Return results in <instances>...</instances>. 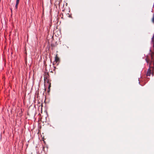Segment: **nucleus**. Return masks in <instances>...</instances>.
<instances>
[{"label":"nucleus","mask_w":154,"mask_h":154,"mask_svg":"<svg viewBox=\"0 0 154 154\" xmlns=\"http://www.w3.org/2000/svg\"><path fill=\"white\" fill-rule=\"evenodd\" d=\"M49 76V75L48 73V72H45L44 76V79L45 81H46V80H47V81H48V80L47 79L48 78Z\"/></svg>","instance_id":"obj_1"},{"label":"nucleus","mask_w":154,"mask_h":154,"mask_svg":"<svg viewBox=\"0 0 154 154\" xmlns=\"http://www.w3.org/2000/svg\"><path fill=\"white\" fill-rule=\"evenodd\" d=\"M20 0H16V3L15 4V8L17 10V9L18 5L19 3Z\"/></svg>","instance_id":"obj_2"},{"label":"nucleus","mask_w":154,"mask_h":154,"mask_svg":"<svg viewBox=\"0 0 154 154\" xmlns=\"http://www.w3.org/2000/svg\"><path fill=\"white\" fill-rule=\"evenodd\" d=\"M55 60L56 62H58L59 60V58L57 56L55 57Z\"/></svg>","instance_id":"obj_3"},{"label":"nucleus","mask_w":154,"mask_h":154,"mask_svg":"<svg viewBox=\"0 0 154 154\" xmlns=\"http://www.w3.org/2000/svg\"><path fill=\"white\" fill-rule=\"evenodd\" d=\"M145 60H146V63H147V64H148L149 63V60L147 58V57H146V59H145Z\"/></svg>","instance_id":"obj_4"},{"label":"nucleus","mask_w":154,"mask_h":154,"mask_svg":"<svg viewBox=\"0 0 154 154\" xmlns=\"http://www.w3.org/2000/svg\"><path fill=\"white\" fill-rule=\"evenodd\" d=\"M152 21L154 23V14H153V16L152 19Z\"/></svg>","instance_id":"obj_5"},{"label":"nucleus","mask_w":154,"mask_h":154,"mask_svg":"<svg viewBox=\"0 0 154 154\" xmlns=\"http://www.w3.org/2000/svg\"><path fill=\"white\" fill-rule=\"evenodd\" d=\"M51 86V85L50 84L49 85V87H48V88H49Z\"/></svg>","instance_id":"obj_6"}]
</instances>
